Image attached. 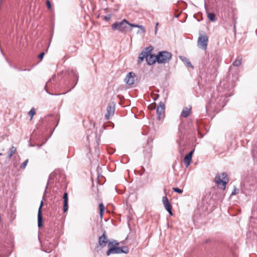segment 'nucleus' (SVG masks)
Here are the masks:
<instances>
[{
    "label": "nucleus",
    "instance_id": "a19ab883",
    "mask_svg": "<svg viewBox=\"0 0 257 257\" xmlns=\"http://www.w3.org/2000/svg\"><path fill=\"white\" fill-rule=\"evenodd\" d=\"M137 34H139V33H143V32H142L141 31V29L140 30H139L138 31H137Z\"/></svg>",
    "mask_w": 257,
    "mask_h": 257
},
{
    "label": "nucleus",
    "instance_id": "1a4fd4ad",
    "mask_svg": "<svg viewBox=\"0 0 257 257\" xmlns=\"http://www.w3.org/2000/svg\"><path fill=\"white\" fill-rule=\"evenodd\" d=\"M165 108V106L164 103L160 102L156 110L159 119H161L164 117Z\"/></svg>",
    "mask_w": 257,
    "mask_h": 257
},
{
    "label": "nucleus",
    "instance_id": "37998d69",
    "mask_svg": "<svg viewBox=\"0 0 257 257\" xmlns=\"http://www.w3.org/2000/svg\"><path fill=\"white\" fill-rule=\"evenodd\" d=\"M3 155V154L2 153H0V156Z\"/></svg>",
    "mask_w": 257,
    "mask_h": 257
},
{
    "label": "nucleus",
    "instance_id": "2f4dec72",
    "mask_svg": "<svg viewBox=\"0 0 257 257\" xmlns=\"http://www.w3.org/2000/svg\"><path fill=\"white\" fill-rule=\"evenodd\" d=\"M46 5L49 10H51L52 8L51 4L49 1H46Z\"/></svg>",
    "mask_w": 257,
    "mask_h": 257
},
{
    "label": "nucleus",
    "instance_id": "2eb2a0df",
    "mask_svg": "<svg viewBox=\"0 0 257 257\" xmlns=\"http://www.w3.org/2000/svg\"><path fill=\"white\" fill-rule=\"evenodd\" d=\"M64 200L63 211L66 212L68 209V196L67 193L65 192L63 197Z\"/></svg>",
    "mask_w": 257,
    "mask_h": 257
},
{
    "label": "nucleus",
    "instance_id": "20e7f679",
    "mask_svg": "<svg viewBox=\"0 0 257 257\" xmlns=\"http://www.w3.org/2000/svg\"><path fill=\"white\" fill-rule=\"evenodd\" d=\"M199 36L197 41V45L199 48L206 50L208 42V38L203 31L199 32Z\"/></svg>",
    "mask_w": 257,
    "mask_h": 257
},
{
    "label": "nucleus",
    "instance_id": "9d476101",
    "mask_svg": "<svg viewBox=\"0 0 257 257\" xmlns=\"http://www.w3.org/2000/svg\"><path fill=\"white\" fill-rule=\"evenodd\" d=\"M162 201L165 209L167 210L170 215H172L173 213L172 212V205L169 203L168 199L166 196L163 197Z\"/></svg>",
    "mask_w": 257,
    "mask_h": 257
},
{
    "label": "nucleus",
    "instance_id": "c9c22d12",
    "mask_svg": "<svg viewBox=\"0 0 257 257\" xmlns=\"http://www.w3.org/2000/svg\"><path fill=\"white\" fill-rule=\"evenodd\" d=\"M180 59L184 62H186L188 59L184 56H180Z\"/></svg>",
    "mask_w": 257,
    "mask_h": 257
},
{
    "label": "nucleus",
    "instance_id": "6e6552de",
    "mask_svg": "<svg viewBox=\"0 0 257 257\" xmlns=\"http://www.w3.org/2000/svg\"><path fill=\"white\" fill-rule=\"evenodd\" d=\"M153 50V47L151 46L145 48L143 51L140 54L138 58V62H142L144 58L146 59L148 53H151Z\"/></svg>",
    "mask_w": 257,
    "mask_h": 257
},
{
    "label": "nucleus",
    "instance_id": "58836bf2",
    "mask_svg": "<svg viewBox=\"0 0 257 257\" xmlns=\"http://www.w3.org/2000/svg\"><path fill=\"white\" fill-rule=\"evenodd\" d=\"M112 242H113V244H114L115 246H116V245H117L119 244V243H118V242H117L116 241H115V240H114V241H113Z\"/></svg>",
    "mask_w": 257,
    "mask_h": 257
},
{
    "label": "nucleus",
    "instance_id": "ea45409f",
    "mask_svg": "<svg viewBox=\"0 0 257 257\" xmlns=\"http://www.w3.org/2000/svg\"><path fill=\"white\" fill-rule=\"evenodd\" d=\"M158 24H159L158 23H156V27H155V33H156L157 31V26H158Z\"/></svg>",
    "mask_w": 257,
    "mask_h": 257
},
{
    "label": "nucleus",
    "instance_id": "dca6fc26",
    "mask_svg": "<svg viewBox=\"0 0 257 257\" xmlns=\"http://www.w3.org/2000/svg\"><path fill=\"white\" fill-rule=\"evenodd\" d=\"M233 68L232 66L230 67L229 71H228V79H231V80H235L238 79V74H233Z\"/></svg>",
    "mask_w": 257,
    "mask_h": 257
},
{
    "label": "nucleus",
    "instance_id": "b1692460",
    "mask_svg": "<svg viewBox=\"0 0 257 257\" xmlns=\"http://www.w3.org/2000/svg\"><path fill=\"white\" fill-rule=\"evenodd\" d=\"M136 76L135 73L130 72L126 75L124 80H130L131 78H134Z\"/></svg>",
    "mask_w": 257,
    "mask_h": 257
},
{
    "label": "nucleus",
    "instance_id": "5701e85b",
    "mask_svg": "<svg viewBox=\"0 0 257 257\" xmlns=\"http://www.w3.org/2000/svg\"><path fill=\"white\" fill-rule=\"evenodd\" d=\"M125 86L123 87L124 89H127L133 87V85L135 84V81H125Z\"/></svg>",
    "mask_w": 257,
    "mask_h": 257
},
{
    "label": "nucleus",
    "instance_id": "c756f323",
    "mask_svg": "<svg viewBox=\"0 0 257 257\" xmlns=\"http://www.w3.org/2000/svg\"><path fill=\"white\" fill-rule=\"evenodd\" d=\"M173 190L174 192L180 193V194L182 193L183 192V190L179 188L174 187V188H173Z\"/></svg>",
    "mask_w": 257,
    "mask_h": 257
},
{
    "label": "nucleus",
    "instance_id": "f8f14e48",
    "mask_svg": "<svg viewBox=\"0 0 257 257\" xmlns=\"http://www.w3.org/2000/svg\"><path fill=\"white\" fill-rule=\"evenodd\" d=\"M43 205V201H41L38 212V226L39 227H41L43 226V218L41 212V209Z\"/></svg>",
    "mask_w": 257,
    "mask_h": 257
},
{
    "label": "nucleus",
    "instance_id": "c03bdc74",
    "mask_svg": "<svg viewBox=\"0 0 257 257\" xmlns=\"http://www.w3.org/2000/svg\"><path fill=\"white\" fill-rule=\"evenodd\" d=\"M2 1V0H0V4L1 3Z\"/></svg>",
    "mask_w": 257,
    "mask_h": 257
},
{
    "label": "nucleus",
    "instance_id": "ddd939ff",
    "mask_svg": "<svg viewBox=\"0 0 257 257\" xmlns=\"http://www.w3.org/2000/svg\"><path fill=\"white\" fill-rule=\"evenodd\" d=\"M194 150L191 151L187 155H186L184 158V163L185 164L186 167H188L190 164V162L192 160V155L194 153Z\"/></svg>",
    "mask_w": 257,
    "mask_h": 257
},
{
    "label": "nucleus",
    "instance_id": "bb28decb",
    "mask_svg": "<svg viewBox=\"0 0 257 257\" xmlns=\"http://www.w3.org/2000/svg\"><path fill=\"white\" fill-rule=\"evenodd\" d=\"M120 249L121 250V253H128L129 252V248L126 246L120 247Z\"/></svg>",
    "mask_w": 257,
    "mask_h": 257
},
{
    "label": "nucleus",
    "instance_id": "6ab92c4d",
    "mask_svg": "<svg viewBox=\"0 0 257 257\" xmlns=\"http://www.w3.org/2000/svg\"><path fill=\"white\" fill-rule=\"evenodd\" d=\"M127 26L128 27L130 26L131 27H134V28H139L140 29H141L142 32H143V33H145V29L143 26L139 25L138 24H132V23H130L128 22V24H127Z\"/></svg>",
    "mask_w": 257,
    "mask_h": 257
},
{
    "label": "nucleus",
    "instance_id": "7c9ffc66",
    "mask_svg": "<svg viewBox=\"0 0 257 257\" xmlns=\"http://www.w3.org/2000/svg\"><path fill=\"white\" fill-rule=\"evenodd\" d=\"M186 64H187V66L188 67H190L192 69H193L194 68V67L192 65L191 63L189 61V60H188L186 62Z\"/></svg>",
    "mask_w": 257,
    "mask_h": 257
},
{
    "label": "nucleus",
    "instance_id": "4be33fe9",
    "mask_svg": "<svg viewBox=\"0 0 257 257\" xmlns=\"http://www.w3.org/2000/svg\"><path fill=\"white\" fill-rule=\"evenodd\" d=\"M99 206L100 209V216L102 219L104 212V206L102 203H101L99 204Z\"/></svg>",
    "mask_w": 257,
    "mask_h": 257
},
{
    "label": "nucleus",
    "instance_id": "a211bd4d",
    "mask_svg": "<svg viewBox=\"0 0 257 257\" xmlns=\"http://www.w3.org/2000/svg\"><path fill=\"white\" fill-rule=\"evenodd\" d=\"M191 111V108H188L187 107H185L182 111L181 116L183 117H187L190 114Z\"/></svg>",
    "mask_w": 257,
    "mask_h": 257
},
{
    "label": "nucleus",
    "instance_id": "e433bc0d",
    "mask_svg": "<svg viewBox=\"0 0 257 257\" xmlns=\"http://www.w3.org/2000/svg\"><path fill=\"white\" fill-rule=\"evenodd\" d=\"M206 81H198V85L199 87H200L201 85H203L206 83Z\"/></svg>",
    "mask_w": 257,
    "mask_h": 257
},
{
    "label": "nucleus",
    "instance_id": "4c0bfd02",
    "mask_svg": "<svg viewBox=\"0 0 257 257\" xmlns=\"http://www.w3.org/2000/svg\"><path fill=\"white\" fill-rule=\"evenodd\" d=\"M50 82V81H48V82H47V83L46 84V85H45V90H46V92H47V93H49V91H48V88H47V87H48V86L49 82ZM50 94H51V93H50Z\"/></svg>",
    "mask_w": 257,
    "mask_h": 257
},
{
    "label": "nucleus",
    "instance_id": "cd10ccee",
    "mask_svg": "<svg viewBox=\"0 0 257 257\" xmlns=\"http://www.w3.org/2000/svg\"><path fill=\"white\" fill-rule=\"evenodd\" d=\"M15 68L19 71H30L31 70V68H28V69H26V68H20V67H17V66H15Z\"/></svg>",
    "mask_w": 257,
    "mask_h": 257
},
{
    "label": "nucleus",
    "instance_id": "9b49d317",
    "mask_svg": "<svg viewBox=\"0 0 257 257\" xmlns=\"http://www.w3.org/2000/svg\"><path fill=\"white\" fill-rule=\"evenodd\" d=\"M146 60L149 65H152L154 63H155L156 61L158 62L157 55L155 56L154 55H153L151 54V52L149 53H148V55L146 57Z\"/></svg>",
    "mask_w": 257,
    "mask_h": 257
},
{
    "label": "nucleus",
    "instance_id": "473e14b6",
    "mask_svg": "<svg viewBox=\"0 0 257 257\" xmlns=\"http://www.w3.org/2000/svg\"><path fill=\"white\" fill-rule=\"evenodd\" d=\"M238 190L236 188H234L232 192H231V195H235L238 193Z\"/></svg>",
    "mask_w": 257,
    "mask_h": 257
},
{
    "label": "nucleus",
    "instance_id": "7ed1b4c3",
    "mask_svg": "<svg viewBox=\"0 0 257 257\" xmlns=\"http://www.w3.org/2000/svg\"><path fill=\"white\" fill-rule=\"evenodd\" d=\"M128 22L124 19L120 22H116L111 25L112 29L113 31L118 30L122 33H125L127 31L131 30V29L127 26Z\"/></svg>",
    "mask_w": 257,
    "mask_h": 257
},
{
    "label": "nucleus",
    "instance_id": "72a5a7b5",
    "mask_svg": "<svg viewBox=\"0 0 257 257\" xmlns=\"http://www.w3.org/2000/svg\"><path fill=\"white\" fill-rule=\"evenodd\" d=\"M111 18V16L110 15H107L104 17V20L105 21H109Z\"/></svg>",
    "mask_w": 257,
    "mask_h": 257
},
{
    "label": "nucleus",
    "instance_id": "79ce46f5",
    "mask_svg": "<svg viewBox=\"0 0 257 257\" xmlns=\"http://www.w3.org/2000/svg\"><path fill=\"white\" fill-rule=\"evenodd\" d=\"M234 30L235 31H236L235 22H234Z\"/></svg>",
    "mask_w": 257,
    "mask_h": 257
},
{
    "label": "nucleus",
    "instance_id": "c85d7f7f",
    "mask_svg": "<svg viewBox=\"0 0 257 257\" xmlns=\"http://www.w3.org/2000/svg\"><path fill=\"white\" fill-rule=\"evenodd\" d=\"M28 162H29V160L28 159H27L26 160H25L23 163V164L21 165V169H25L26 168V167L27 166Z\"/></svg>",
    "mask_w": 257,
    "mask_h": 257
},
{
    "label": "nucleus",
    "instance_id": "f3484780",
    "mask_svg": "<svg viewBox=\"0 0 257 257\" xmlns=\"http://www.w3.org/2000/svg\"><path fill=\"white\" fill-rule=\"evenodd\" d=\"M69 76L72 80H78L79 76L78 73L74 70H71L69 72Z\"/></svg>",
    "mask_w": 257,
    "mask_h": 257
},
{
    "label": "nucleus",
    "instance_id": "4468645a",
    "mask_svg": "<svg viewBox=\"0 0 257 257\" xmlns=\"http://www.w3.org/2000/svg\"><path fill=\"white\" fill-rule=\"evenodd\" d=\"M107 242L105 231H103V234L99 237V244L101 246H105Z\"/></svg>",
    "mask_w": 257,
    "mask_h": 257
},
{
    "label": "nucleus",
    "instance_id": "f257e3e1",
    "mask_svg": "<svg viewBox=\"0 0 257 257\" xmlns=\"http://www.w3.org/2000/svg\"><path fill=\"white\" fill-rule=\"evenodd\" d=\"M224 100L225 98L223 96H218L216 98L212 96L208 105L214 108L215 110H219L225 106Z\"/></svg>",
    "mask_w": 257,
    "mask_h": 257
},
{
    "label": "nucleus",
    "instance_id": "423d86ee",
    "mask_svg": "<svg viewBox=\"0 0 257 257\" xmlns=\"http://www.w3.org/2000/svg\"><path fill=\"white\" fill-rule=\"evenodd\" d=\"M115 110V105L114 102L111 101L109 102L106 111L107 112L105 115L106 119L109 120L113 115Z\"/></svg>",
    "mask_w": 257,
    "mask_h": 257
},
{
    "label": "nucleus",
    "instance_id": "aec40b11",
    "mask_svg": "<svg viewBox=\"0 0 257 257\" xmlns=\"http://www.w3.org/2000/svg\"><path fill=\"white\" fill-rule=\"evenodd\" d=\"M17 148L13 146L8 152V158L10 159L16 152Z\"/></svg>",
    "mask_w": 257,
    "mask_h": 257
},
{
    "label": "nucleus",
    "instance_id": "412c9836",
    "mask_svg": "<svg viewBox=\"0 0 257 257\" xmlns=\"http://www.w3.org/2000/svg\"><path fill=\"white\" fill-rule=\"evenodd\" d=\"M242 59L241 58L238 57L235 61H233L232 63V66H231L232 67H238L239 66L241 63Z\"/></svg>",
    "mask_w": 257,
    "mask_h": 257
},
{
    "label": "nucleus",
    "instance_id": "393cba45",
    "mask_svg": "<svg viewBox=\"0 0 257 257\" xmlns=\"http://www.w3.org/2000/svg\"><path fill=\"white\" fill-rule=\"evenodd\" d=\"M207 17L210 21H215V15L213 13H207Z\"/></svg>",
    "mask_w": 257,
    "mask_h": 257
},
{
    "label": "nucleus",
    "instance_id": "a878e982",
    "mask_svg": "<svg viewBox=\"0 0 257 257\" xmlns=\"http://www.w3.org/2000/svg\"><path fill=\"white\" fill-rule=\"evenodd\" d=\"M28 114L31 117V119H32L34 115L36 114L35 109L34 108H31V109L29 112Z\"/></svg>",
    "mask_w": 257,
    "mask_h": 257
},
{
    "label": "nucleus",
    "instance_id": "f03ea898",
    "mask_svg": "<svg viewBox=\"0 0 257 257\" xmlns=\"http://www.w3.org/2000/svg\"><path fill=\"white\" fill-rule=\"evenodd\" d=\"M215 181L217 184L218 187L221 189L224 190L226 184L229 181L227 173L223 172L221 175L219 173L217 174L215 177Z\"/></svg>",
    "mask_w": 257,
    "mask_h": 257
},
{
    "label": "nucleus",
    "instance_id": "f704fd0d",
    "mask_svg": "<svg viewBox=\"0 0 257 257\" xmlns=\"http://www.w3.org/2000/svg\"><path fill=\"white\" fill-rule=\"evenodd\" d=\"M44 55V52H42L38 55V58L40 59H42L43 58Z\"/></svg>",
    "mask_w": 257,
    "mask_h": 257
},
{
    "label": "nucleus",
    "instance_id": "39448f33",
    "mask_svg": "<svg viewBox=\"0 0 257 257\" xmlns=\"http://www.w3.org/2000/svg\"><path fill=\"white\" fill-rule=\"evenodd\" d=\"M172 56V54L168 51L160 52L157 55L158 62L159 63H168L171 59Z\"/></svg>",
    "mask_w": 257,
    "mask_h": 257
},
{
    "label": "nucleus",
    "instance_id": "0eeeda50",
    "mask_svg": "<svg viewBox=\"0 0 257 257\" xmlns=\"http://www.w3.org/2000/svg\"><path fill=\"white\" fill-rule=\"evenodd\" d=\"M108 246L109 248L106 252L107 255L108 256L111 253H116V254L121 253V250L120 249V247H118V246H115L113 244V242H109L108 243Z\"/></svg>",
    "mask_w": 257,
    "mask_h": 257
}]
</instances>
